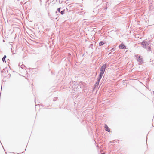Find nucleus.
<instances>
[{
    "label": "nucleus",
    "mask_w": 154,
    "mask_h": 154,
    "mask_svg": "<svg viewBox=\"0 0 154 154\" xmlns=\"http://www.w3.org/2000/svg\"><path fill=\"white\" fill-rule=\"evenodd\" d=\"M6 55H4L3 58H6Z\"/></svg>",
    "instance_id": "9"
},
{
    "label": "nucleus",
    "mask_w": 154,
    "mask_h": 154,
    "mask_svg": "<svg viewBox=\"0 0 154 154\" xmlns=\"http://www.w3.org/2000/svg\"><path fill=\"white\" fill-rule=\"evenodd\" d=\"M119 48L122 49L125 48L126 47V46L123 44H122L119 45Z\"/></svg>",
    "instance_id": "4"
},
{
    "label": "nucleus",
    "mask_w": 154,
    "mask_h": 154,
    "mask_svg": "<svg viewBox=\"0 0 154 154\" xmlns=\"http://www.w3.org/2000/svg\"><path fill=\"white\" fill-rule=\"evenodd\" d=\"M141 45L145 49H146L148 51H151V43L148 41H143L141 43Z\"/></svg>",
    "instance_id": "1"
},
{
    "label": "nucleus",
    "mask_w": 154,
    "mask_h": 154,
    "mask_svg": "<svg viewBox=\"0 0 154 154\" xmlns=\"http://www.w3.org/2000/svg\"><path fill=\"white\" fill-rule=\"evenodd\" d=\"M106 64H104L101 67L100 70V72L99 75V77L97 79L98 81V82L97 83L98 85L99 81L105 71L106 68Z\"/></svg>",
    "instance_id": "2"
},
{
    "label": "nucleus",
    "mask_w": 154,
    "mask_h": 154,
    "mask_svg": "<svg viewBox=\"0 0 154 154\" xmlns=\"http://www.w3.org/2000/svg\"><path fill=\"white\" fill-rule=\"evenodd\" d=\"M105 130L108 132H110V128H109V127L107 126V125L106 124L105 125Z\"/></svg>",
    "instance_id": "3"
},
{
    "label": "nucleus",
    "mask_w": 154,
    "mask_h": 154,
    "mask_svg": "<svg viewBox=\"0 0 154 154\" xmlns=\"http://www.w3.org/2000/svg\"><path fill=\"white\" fill-rule=\"evenodd\" d=\"M5 58H2V60H3V62H6L5 61Z\"/></svg>",
    "instance_id": "8"
},
{
    "label": "nucleus",
    "mask_w": 154,
    "mask_h": 154,
    "mask_svg": "<svg viewBox=\"0 0 154 154\" xmlns=\"http://www.w3.org/2000/svg\"><path fill=\"white\" fill-rule=\"evenodd\" d=\"M60 8H58L57 9V11L58 12H60Z\"/></svg>",
    "instance_id": "7"
},
{
    "label": "nucleus",
    "mask_w": 154,
    "mask_h": 154,
    "mask_svg": "<svg viewBox=\"0 0 154 154\" xmlns=\"http://www.w3.org/2000/svg\"><path fill=\"white\" fill-rule=\"evenodd\" d=\"M104 44V43L103 42V41H101L100 42H99V45L100 46H102V45H103V44Z\"/></svg>",
    "instance_id": "5"
},
{
    "label": "nucleus",
    "mask_w": 154,
    "mask_h": 154,
    "mask_svg": "<svg viewBox=\"0 0 154 154\" xmlns=\"http://www.w3.org/2000/svg\"><path fill=\"white\" fill-rule=\"evenodd\" d=\"M61 14H63L64 13V10H63L60 12Z\"/></svg>",
    "instance_id": "6"
},
{
    "label": "nucleus",
    "mask_w": 154,
    "mask_h": 154,
    "mask_svg": "<svg viewBox=\"0 0 154 154\" xmlns=\"http://www.w3.org/2000/svg\"><path fill=\"white\" fill-rule=\"evenodd\" d=\"M102 154H105V153H102Z\"/></svg>",
    "instance_id": "10"
}]
</instances>
